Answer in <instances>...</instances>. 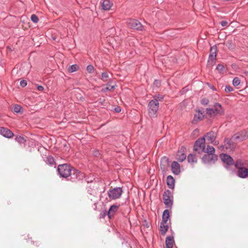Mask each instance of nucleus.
<instances>
[{
    "instance_id": "nucleus-1",
    "label": "nucleus",
    "mask_w": 248,
    "mask_h": 248,
    "mask_svg": "<svg viewBox=\"0 0 248 248\" xmlns=\"http://www.w3.org/2000/svg\"><path fill=\"white\" fill-rule=\"evenodd\" d=\"M248 139V133L245 130H243L234 134L230 139L225 140L224 145L219 146V149L222 150L224 147L226 149L232 150L235 148V143L237 142H241Z\"/></svg>"
},
{
    "instance_id": "nucleus-2",
    "label": "nucleus",
    "mask_w": 248,
    "mask_h": 248,
    "mask_svg": "<svg viewBox=\"0 0 248 248\" xmlns=\"http://www.w3.org/2000/svg\"><path fill=\"white\" fill-rule=\"evenodd\" d=\"M206 113L211 116L224 114V110L220 104L216 103L214 104V108H207Z\"/></svg>"
},
{
    "instance_id": "nucleus-3",
    "label": "nucleus",
    "mask_w": 248,
    "mask_h": 248,
    "mask_svg": "<svg viewBox=\"0 0 248 248\" xmlns=\"http://www.w3.org/2000/svg\"><path fill=\"white\" fill-rule=\"evenodd\" d=\"M71 167L66 164L60 165L58 166L57 170L60 176L63 178L68 177L71 173Z\"/></svg>"
},
{
    "instance_id": "nucleus-4",
    "label": "nucleus",
    "mask_w": 248,
    "mask_h": 248,
    "mask_svg": "<svg viewBox=\"0 0 248 248\" xmlns=\"http://www.w3.org/2000/svg\"><path fill=\"white\" fill-rule=\"evenodd\" d=\"M148 113L151 117L156 116L157 112L159 108V102L156 100H152L148 105Z\"/></svg>"
},
{
    "instance_id": "nucleus-5",
    "label": "nucleus",
    "mask_w": 248,
    "mask_h": 248,
    "mask_svg": "<svg viewBox=\"0 0 248 248\" xmlns=\"http://www.w3.org/2000/svg\"><path fill=\"white\" fill-rule=\"evenodd\" d=\"M123 189L120 187H115L110 189L108 191V196L111 200H116L119 199L123 193Z\"/></svg>"
},
{
    "instance_id": "nucleus-6",
    "label": "nucleus",
    "mask_w": 248,
    "mask_h": 248,
    "mask_svg": "<svg viewBox=\"0 0 248 248\" xmlns=\"http://www.w3.org/2000/svg\"><path fill=\"white\" fill-rule=\"evenodd\" d=\"M205 138L204 137L198 139L195 142L194 145V150L198 152L199 154L202 153V151L205 148Z\"/></svg>"
},
{
    "instance_id": "nucleus-7",
    "label": "nucleus",
    "mask_w": 248,
    "mask_h": 248,
    "mask_svg": "<svg viewBox=\"0 0 248 248\" xmlns=\"http://www.w3.org/2000/svg\"><path fill=\"white\" fill-rule=\"evenodd\" d=\"M172 196L171 192L169 190H165L163 193L164 203L167 208L171 207L172 205V200L171 199Z\"/></svg>"
},
{
    "instance_id": "nucleus-8",
    "label": "nucleus",
    "mask_w": 248,
    "mask_h": 248,
    "mask_svg": "<svg viewBox=\"0 0 248 248\" xmlns=\"http://www.w3.org/2000/svg\"><path fill=\"white\" fill-rule=\"evenodd\" d=\"M216 155L205 154L202 158V161L205 164H212L217 160Z\"/></svg>"
},
{
    "instance_id": "nucleus-9",
    "label": "nucleus",
    "mask_w": 248,
    "mask_h": 248,
    "mask_svg": "<svg viewBox=\"0 0 248 248\" xmlns=\"http://www.w3.org/2000/svg\"><path fill=\"white\" fill-rule=\"evenodd\" d=\"M83 176V173H81L78 170L74 169L71 170V173L69 177H70L69 180L71 181H76L82 179Z\"/></svg>"
},
{
    "instance_id": "nucleus-10",
    "label": "nucleus",
    "mask_w": 248,
    "mask_h": 248,
    "mask_svg": "<svg viewBox=\"0 0 248 248\" xmlns=\"http://www.w3.org/2000/svg\"><path fill=\"white\" fill-rule=\"evenodd\" d=\"M220 158L222 162L226 164L225 167L228 169V167L234 164V161L232 157L227 154H222L220 155Z\"/></svg>"
},
{
    "instance_id": "nucleus-11",
    "label": "nucleus",
    "mask_w": 248,
    "mask_h": 248,
    "mask_svg": "<svg viewBox=\"0 0 248 248\" xmlns=\"http://www.w3.org/2000/svg\"><path fill=\"white\" fill-rule=\"evenodd\" d=\"M128 25L131 28L140 31L142 30L143 28L140 22L136 19L129 20L128 21Z\"/></svg>"
},
{
    "instance_id": "nucleus-12",
    "label": "nucleus",
    "mask_w": 248,
    "mask_h": 248,
    "mask_svg": "<svg viewBox=\"0 0 248 248\" xmlns=\"http://www.w3.org/2000/svg\"><path fill=\"white\" fill-rule=\"evenodd\" d=\"M0 134L7 138H11L14 136L13 133L10 130L3 127H0Z\"/></svg>"
},
{
    "instance_id": "nucleus-13",
    "label": "nucleus",
    "mask_w": 248,
    "mask_h": 248,
    "mask_svg": "<svg viewBox=\"0 0 248 248\" xmlns=\"http://www.w3.org/2000/svg\"><path fill=\"white\" fill-rule=\"evenodd\" d=\"M237 176L241 178H246L248 176V169L247 167L237 169Z\"/></svg>"
},
{
    "instance_id": "nucleus-14",
    "label": "nucleus",
    "mask_w": 248,
    "mask_h": 248,
    "mask_svg": "<svg viewBox=\"0 0 248 248\" xmlns=\"http://www.w3.org/2000/svg\"><path fill=\"white\" fill-rule=\"evenodd\" d=\"M216 57L217 47L216 46H212L210 49V54L209 56L208 62H213L216 60Z\"/></svg>"
},
{
    "instance_id": "nucleus-15",
    "label": "nucleus",
    "mask_w": 248,
    "mask_h": 248,
    "mask_svg": "<svg viewBox=\"0 0 248 248\" xmlns=\"http://www.w3.org/2000/svg\"><path fill=\"white\" fill-rule=\"evenodd\" d=\"M171 170L172 172L178 175L180 172V166L179 164L176 161L172 162L171 164Z\"/></svg>"
},
{
    "instance_id": "nucleus-16",
    "label": "nucleus",
    "mask_w": 248,
    "mask_h": 248,
    "mask_svg": "<svg viewBox=\"0 0 248 248\" xmlns=\"http://www.w3.org/2000/svg\"><path fill=\"white\" fill-rule=\"evenodd\" d=\"M113 3L109 0H103L101 3L102 9L106 11L109 10L112 7Z\"/></svg>"
},
{
    "instance_id": "nucleus-17",
    "label": "nucleus",
    "mask_w": 248,
    "mask_h": 248,
    "mask_svg": "<svg viewBox=\"0 0 248 248\" xmlns=\"http://www.w3.org/2000/svg\"><path fill=\"white\" fill-rule=\"evenodd\" d=\"M235 167L238 169L241 168H245L248 167V162L247 161L238 159L235 163Z\"/></svg>"
},
{
    "instance_id": "nucleus-18",
    "label": "nucleus",
    "mask_w": 248,
    "mask_h": 248,
    "mask_svg": "<svg viewBox=\"0 0 248 248\" xmlns=\"http://www.w3.org/2000/svg\"><path fill=\"white\" fill-rule=\"evenodd\" d=\"M185 148L182 147L181 151H178L177 154V159L180 162H183L186 158V155L183 153Z\"/></svg>"
},
{
    "instance_id": "nucleus-19",
    "label": "nucleus",
    "mask_w": 248,
    "mask_h": 248,
    "mask_svg": "<svg viewBox=\"0 0 248 248\" xmlns=\"http://www.w3.org/2000/svg\"><path fill=\"white\" fill-rule=\"evenodd\" d=\"M205 137L206 138L207 140L211 143H214L216 138V133L213 131H211L207 133Z\"/></svg>"
},
{
    "instance_id": "nucleus-20",
    "label": "nucleus",
    "mask_w": 248,
    "mask_h": 248,
    "mask_svg": "<svg viewBox=\"0 0 248 248\" xmlns=\"http://www.w3.org/2000/svg\"><path fill=\"white\" fill-rule=\"evenodd\" d=\"M167 184L170 189H173L175 186V180L171 175H169L167 178Z\"/></svg>"
},
{
    "instance_id": "nucleus-21",
    "label": "nucleus",
    "mask_w": 248,
    "mask_h": 248,
    "mask_svg": "<svg viewBox=\"0 0 248 248\" xmlns=\"http://www.w3.org/2000/svg\"><path fill=\"white\" fill-rule=\"evenodd\" d=\"M118 208L119 206L115 204L110 206L108 213V216L109 218L115 214V213L117 211Z\"/></svg>"
},
{
    "instance_id": "nucleus-22",
    "label": "nucleus",
    "mask_w": 248,
    "mask_h": 248,
    "mask_svg": "<svg viewBox=\"0 0 248 248\" xmlns=\"http://www.w3.org/2000/svg\"><path fill=\"white\" fill-rule=\"evenodd\" d=\"M174 242L173 238L172 237H167L166 239V248H172Z\"/></svg>"
},
{
    "instance_id": "nucleus-23",
    "label": "nucleus",
    "mask_w": 248,
    "mask_h": 248,
    "mask_svg": "<svg viewBox=\"0 0 248 248\" xmlns=\"http://www.w3.org/2000/svg\"><path fill=\"white\" fill-rule=\"evenodd\" d=\"M202 151V153H207V154L215 155V149L213 146H211L208 145L207 148L205 147L204 150Z\"/></svg>"
},
{
    "instance_id": "nucleus-24",
    "label": "nucleus",
    "mask_w": 248,
    "mask_h": 248,
    "mask_svg": "<svg viewBox=\"0 0 248 248\" xmlns=\"http://www.w3.org/2000/svg\"><path fill=\"white\" fill-rule=\"evenodd\" d=\"M169 229V227L167 225H166V223H165L163 222H161L160 224V231L161 232V233L162 235H165L166 233V232L168 231Z\"/></svg>"
},
{
    "instance_id": "nucleus-25",
    "label": "nucleus",
    "mask_w": 248,
    "mask_h": 248,
    "mask_svg": "<svg viewBox=\"0 0 248 248\" xmlns=\"http://www.w3.org/2000/svg\"><path fill=\"white\" fill-rule=\"evenodd\" d=\"M170 217V212L168 209H166L164 211L162 215V222L167 223L169 218Z\"/></svg>"
},
{
    "instance_id": "nucleus-26",
    "label": "nucleus",
    "mask_w": 248,
    "mask_h": 248,
    "mask_svg": "<svg viewBox=\"0 0 248 248\" xmlns=\"http://www.w3.org/2000/svg\"><path fill=\"white\" fill-rule=\"evenodd\" d=\"M188 162L191 164L195 163L197 161V158L193 154H189L187 157Z\"/></svg>"
},
{
    "instance_id": "nucleus-27",
    "label": "nucleus",
    "mask_w": 248,
    "mask_h": 248,
    "mask_svg": "<svg viewBox=\"0 0 248 248\" xmlns=\"http://www.w3.org/2000/svg\"><path fill=\"white\" fill-rule=\"evenodd\" d=\"M202 112L199 110L197 114H195L194 119L195 121H199L202 120Z\"/></svg>"
},
{
    "instance_id": "nucleus-28",
    "label": "nucleus",
    "mask_w": 248,
    "mask_h": 248,
    "mask_svg": "<svg viewBox=\"0 0 248 248\" xmlns=\"http://www.w3.org/2000/svg\"><path fill=\"white\" fill-rule=\"evenodd\" d=\"M78 66L77 64H73L70 66L68 68V71L69 73H72L76 71L78 69Z\"/></svg>"
},
{
    "instance_id": "nucleus-29",
    "label": "nucleus",
    "mask_w": 248,
    "mask_h": 248,
    "mask_svg": "<svg viewBox=\"0 0 248 248\" xmlns=\"http://www.w3.org/2000/svg\"><path fill=\"white\" fill-rule=\"evenodd\" d=\"M13 110L16 113H20L22 112V108L18 105H15L13 108Z\"/></svg>"
},
{
    "instance_id": "nucleus-30",
    "label": "nucleus",
    "mask_w": 248,
    "mask_h": 248,
    "mask_svg": "<svg viewBox=\"0 0 248 248\" xmlns=\"http://www.w3.org/2000/svg\"><path fill=\"white\" fill-rule=\"evenodd\" d=\"M46 162L50 165H53L54 163V160L53 157H52L51 156H47L46 157Z\"/></svg>"
},
{
    "instance_id": "nucleus-31",
    "label": "nucleus",
    "mask_w": 248,
    "mask_h": 248,
    "mask_svg": "<svg viewBox=\"0 0 248 248\" xmlns=\"http://www.w3.org/2000/svg\"><path fill=\"white\" fill-rule=\"evenodd\" d=\"M240 83V80L237 77H235L232 80V84L234 86H238Z\"/></svg>"
},
{
    "instance_id": "nucleus-32",
    "label": "nucleus",
    "mask_w": 248,
    "mask_h": 248,
    "mask_svg": "<svg viewBox=\"0 0 248 248\" xmlns=\"http://www.w3.org/2000/svg\"><path fill=\"white\" fill-rule=\"evenodd\" d=\"M15 140L19 143H22L25 141L24 138L20 136L16 137Z\"/></svg>"
},
{
    "instance_id": "nucleus-33",
    "label": "nucleus",
    "mask_w": 248,
    "mask_h": 248,
    "mask_svg": "<svg viewBox=\"0 0 248 248\" xmlns=\"http://www.w3.org/2000/svg\"><path fill=\"white\" fill-rule=\"evenodd\" d=\"M31 20L34 23H37L39 21L38 17L35 15H32L31 16Z\"/></svg>"
},
{
    "instance_id": "nucleus-34",
    "label": "nucleus",
    "mask_w": 248,
    "mask_h": 248,
    "mask_svg": "<svg viewBox=\"0 0 248 248\" xmlns=\"http://www.w3.org/2000/svg\"><path fill=\"white\" fill-rule=\"evenodd\" d=\"M108 78V74L107 72H103L102 73V79L104 81H107Z\"/></svg>"
},
{
    "instance_id": "nucleus-35",
    "label": "nucleus",
    "mask_w": 248,
    "mask_h": 248,
    "mask_svg": "<svg viewBox=\"0 0 248 248\" xmlns=\"http://www.w3.org/2000/svg\"><path fill=\"white\" fill-rule=\"evenodd\" d=\"M163 99V96L160 94L156 95L154 96L153 100H156L158 102L159 101H161Z\"/></svg>"
},
{
    "instance_id": "nucleus-36",
    "label": "nucleus",
    "mask_w": 248,
    "mask_h": 248,
    "mask_svg": "<svg viewBox=\"0 0 248 248\" xmlns=\"http://www.w3.org/2000/svg\"><path fill=\"white\" fill-rule=\"evenodd\" d=\"M87 70L89 73H92L94 71V67L92 65H89L87 67Z\"/></svg>"
},
{
    "instance_id": "nucleus-37",
    "label": "nucleus",
    "mask_w": 248,
    "mask_h": 248,
    "mask_svg": "<svg viewBox=\"0 0 248 248\" xmlns=\"http://www.w3.org/2000/svg\"><path fill=\"white\" fill-rule=\"evenodd\" d=\"M201 103L203 105H207L209 103V100L206 98H203L201 100Z\"/></svg>"
},
{
    "instance_id": "nucleus-38",
    "label": "nucleus",
    "mask_w": 248,
    "mask_h": 248,
    "mask_svg": "<svg viewBox=\"0 0 248 248\" xmlns=\"http://www.w3.org/2000/svg\"><path fill=\"white\" fill-rule=\"evenodd\" d=\"M224 69V66L222 65V64H218L217 65V69L219 71V72H221L222 71H223V70Z\"/></svg>"
},
{
    "instance_id": "nucleus-39",
    "label": "nucleus",
    "mask_w": 248,
    "mask_h": 248,
    "mask_svg": "<svg viewBox=\"0 0 248 248\" xmlns=\"http://www.w3.org/2000/svg\"><path fill=\"white\" fill-rule=\"evenodd\" d=\"M114 88H115L114 85H111L109 83H108L107 85L106 90H108V91H111V90L114 89Z\"/></svg>"
},
{
    "instance_id": "nucleus-40",
    "label": "nucleus",
    "mask_w": 248,
    "mask_h": 248,
    "mask_svg": "<svg viewBox=\"0 0 248 248\" xmlns=\"http://www.w3.org/2000/svg\"><path fill=\"white\" fill-rule=\"evenodd\" d=\"M233 90L232 88L230 86H227L225 87V91L226 93H230Z\"/></svg>"
},
{
    "instance_id": "nucleus-41",
    "label": "nucleus",
    "mask_w": 248,
    "mask_h": 248,
    "mask_svg": "<svg viewBox=\"0 0 248 248\" xmlns=\"http://www.w3.org/2000/svg\"><path fill=\"white\" fill-rule=\"evenodd\" d=\"M27 84V82L25 80H22L20 82V85L22 87H25Z\"/></svg>"
},
{
    "instance_id": "nucleus-42",
    "label": "nucleus",
    "mask_w": 248,
    "mask_h": 248,
    "mask_svg": "<svg viewBox=\"0 0 248 248\" xmlns=\"http://www.w3.org/2000/svg\"><path fill=\"white\" fill-rule=\"evenodd\" d=\"M221 25L223 26V27H225V26H226L228 24V22L226 21H222L221 22Z\"/></svg>"
},
{
    "instance_id": "nucleus-43",
    "label": "nucleus",
    "mask_w": 248,
    "mask_h": 248,
    "mask_svg": "<svg viewBox=\"0 0 248 248\" xmlns=\"http://www.w3.org/2000/svg\"><path fill=\"white\" fill-rule=\"evenodd\" d=\"M44 87L41 85H38L37 86V90L39 91H43L44 90Z\"/></svg>"
},
{
    "instance_id": "nucleus-44",
    "label": "nucleus",
    "mask_w": 248,
    "mask_h": 248,
    "mask_svg": "<svg viewBox=\"0 0 248 248\" xmlns=\"http://www.w3.org/2000/svg\"><path fill=\"white\" fill-rule=\"evenodd\" d=\"M115 110L117 112H120L121 111V109L120 107L115 108Z\"/></svg>"
},
{
    "instance_id": "nucleus-45",
    "label": "nucleus",
    "mask_w": 248,
    "mask_h": 248,
    "mask_svg": "<svg viewBox=\"0 0 248 248\" xmlns=\"http://www.w3.org/2000/svg\"><path fill=\"white\" fill-rule=\"evenodd\" d=\"M94 155L96 156H98L99 155V153L98 151H95L93 153Z\"/></svg>"
},
{
    "instance_id": "nucleus-46",
    "label": "nucleus",
    "mask_w": 248,
    "mask_h": 248,
    "mask_svg": "<svg viewBox=\"0 0 248 248\" xmlns=\"http://www.w3.org/2000/svg\"><path fill=\"white\" fill-rule=\"evenodd\" d=\"M168 160V159L166 157H163V158H162L161 162L165 161V162H167Z\"/></svg>"
},
{
    "instance_id": "nucleus-47",
    "label": "nucleus",
    "mask_w": 248,
    "mask_h": 248,
    "mask_svg": "<svg viewBox=\"0 0 248 248\" xmlns=\"http://www.w3.org/2000/svg\"><path fill=\"white\" fill-rule=\"evenodd\" d=\"M161 169H163V170H165V167H164L163 168L161 167Z\"/></svg>"
},
{
    "instance_id": "nucleus-48",
    "label": "nucleus",
    "mask_w": 248,
    "mask_h": 248,
    "mask_svg": "<svg viewBox=\"0 0 248 248\" xmlns=\"http://www.w3.org/2000/svg\"><path fill=\"white\" fill-rule=\"evenodd\" d=\"M211 89H212L214 90H215V88L213 86L211 87Z\"/></svg>"
}]
</instances>
